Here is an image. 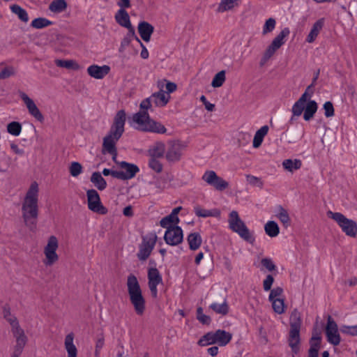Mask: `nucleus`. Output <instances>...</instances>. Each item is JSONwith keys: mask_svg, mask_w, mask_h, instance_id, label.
Returning a JSON list of instances; mask_svg holds the SVG:
<instances>
[{"mask_svg": "<svg viewBox=\"0 0 357 357\" xmlns=\"http://www.w3.org/2000/svg\"><path fill=\"white\" fill-rule=\"evenodd\" d=\"M202 180L208 185L213 186L217 190L222 191L228 188L229 183L212 170L204 172L202 177Z\"/></svg>", "mask_w": 357, "mask_h": 357, "instance_id": "2eb2a0df", "label": "nucleus"}, {"mask_svg": "<svg viewBox=\"0 0 357 357\" xmlns=\"http://www.w3.org/2000/svg\"><path fill=\"white\" fill-rule=\"evenodd\" d=\"M91 181L99 190H103L107 187V182L100 172H93L91 177Z\"/></svg>", "mask_w": 357, "mask_h": 357, "instance_id": "58836bf2", "label": "nucleus"}, {"mask_svg": "<svg viewBox=\"0 0 357 357\" xmlns=\"http://www.w3.org/2000/svg\"><path fill=\"white\" fill-rule=\"evenodd\" d=\"M261 264L269 271H272L275 269V265L273 261L269 258L262 259L261 261Z\"/></svg>", "mask_w": 357, "mask_h": 357, "instance_id": "680f3d73", "label": "nucleus"}, {"mask_svg": "<svg viewBox=\"0 0 357 357\" xmlns=\"http://www.w3.org/2000/svg\"><path fill=\"white\" fill-rule=\"evenodd\" d=\"M340 331L349 335L356 336L357 335V324L355 326H342Z\"/></svg>", "mask_w": 357, "mask_h": 357, "instance_id": "4d7b16f0", "label": "nucleus"}, {"mask_svg": "<svg viewBox=\"0 0 357 357\" xmlns=\"http://www.w3.org/2000/svg\"><path fill=\"white\" fill-rule=\"evenodd\" d=\"M187 241L189 245V248L191 250H198L202 243V238L201 235L197 232L190 233L187 237Z\"/></svg>", "mask_w": 357, "mask_h": 357, "instance_id": "c85d7f7f", "label": "nucleus"}, {"mask_svg": "<svg viewBox=\"0 0 357 357\" xmlns=\"http://www.w3.org/2000/svg\"><path fill=\"white\" fill-rule=\"evenodd\" d=\"M273 282V277L271 275H268L263 282V287L264 291H268L271 290Z\"/></svg>", "mask_w": 357, "mask_h": 357, "instance_id": "052dcab7", "label": "nucleus"}, {"mask_svg": "<svg viewBox=\"0 0 357 357\" xmlns=\"http://www.w3.org/2000/svg\"><path fill=\"white\" fill-rule=\"evenodd\" d=\"M67 3L65 0H54L49 6V9L56 13H59L66 10Z\"/></svg>", "mask_w": 357, "mask_h": 357, "instance_id": "37998d69", "label": "nucleus"}, {"mask_svg": "<svg viewBox=\"0 0 357 357\" xmlns=\"http://www.w3.org/2000/svg\"><path fill=\"white\" fill-rule=\"evenodd\" d=\"M125 123L126 113L123 110H120L114 117L109 132L103 139L102 153L112 155L113 161L119 166V169H117L118 173L116 174V178L129 180L135 176L139 169L135 164L116 160V144L124 132Z\"/></svg>", "mask_w": 357, "mask_h": 357, "instance_id": "f257e3e1", "label": "nucleus"}, {"mask_svg": "<svg viewBox=\"0 0 357 357\" xmlns=\"http://www.w3.org/2000/svg\"><path fill=\"white\" fill-rule=\"evenodd\" d=\"M4 317L9 322L11 326V332L15 339V344L26 346L28 338L24 331L21 328L16 317L10 314L9 312H4Z\"/></svg>", "mask_w": 357, "mask_h": 357, "instance_id": "9d476101", "label": "nucleus"}, {"mask_svg": "<svg viewBox=\"0 0 357 357\" xmlns=\"http://www.w3.org/2000/svg\"><path fill=\"white\" fill-rule=\"evenodd\" d=\"M328 218L335 220L342 230L349 236L355 237L357 234V224L355 221L347 218L340 213L328 212Z\"/></svg>", "mask_w": 357, "mask_h": 357, "instance_id": "1a4fd4ad", "label": "nucleus"}, {"mask_svg": "<svg viewBox=\"0 0 357 357\" xmlns=\"http://www.w3.org/2000/svg\"><path fill=\"white\" fill-rule=\"evenodd\" d=\"M52 22L50 21L49 20L44 18V17H38L34 19L31 22V26L35 29H43L45 27H47L50 25H51Z\"/></svg>", "mask_w": 357, "mask_h": 357, "instance_id": "09e8293b", "label": "nucleus"}, {"mask_svg": "<svg viewBox=\"0 0 357 357\" xmlns=\"http://www.w3.org/2000/svg\"><path fill=\"white\" fill-rule=\"evenodd\" d=\"M326 333L327 340L331 344L335 346L340 344V337L338 333L337 325L331 317L328 318Z\"/></svg>", "mask_w": 357, "mask_h": 357, "instance_id": "a211bd4d", "label": "nucleus"}, {"mask_svg": "<svg viewBox=\"0 0 357 357\" xmlns=\"http://www.w3.org/2000/svg\"><path fill=\"white\" fill-rule=\"evenodd\" d=\"M213 344H215L214 332L206 333L198 341V344L201 347H206Z\"/></svg>", "mask_w": 357, "mask_h": 357, "instance_id": "de8ad7c7", "label": "nucleus"}, {"mask_svg": "<svg viewBox=\"0 0 357 357\" xmlns=\"http://www.w3.org/2000/svg\"><path fill=\"white\" fill-rule=\"evenodd\" d=\"M157 236L155 233H151L143 237L139 246L137 257L141 261H145L151 255L157 241Z\"/></svg>", "mask_w": 357, "mask_h": 357, "instance_id": "9b49d317", "label": "nucleus"}, {"mask_svg": "<svg viewBox=\"0 0 357 357\" xmlns=\"http://www.w3.org/2000/svg\"><path fill=\"white\" fill-rule=\"evenodd\" d=\"M240 0H220L218 3L217 11L218 13H225L234 9L239 4Z\"/></svg>", "mask_w": 357, "mask_h": 357, "instance_id": "72a5a7b5", "label": "nucleus"}, {"mask_svg": "<svg viewBox=\"0 0 357 357\" xmlns=\"http://www.w3.org/2000/svg\"><path fill=\"white\" fill-rule=\"evenodd\" d=\"M323 108L324 109V115L326 117H332L334 116L335 111L333 103L331 102H326L323 105Z\"/></svg>", "mask_w": 357, "mask_h": 357, "instance_id": "bf43d9fd", "label": "nucleus"}, {"mask_svg": "<svg viewBox=\"0 0 357 357\" xmlns=\"http://www.w3.org/2000/svg\"><path fill=\"white\" fill-rule=\"evenodd\" d=\"M227 222L229 229L238 234L244 241L250 243L255 242V238L252 233L241 220L236 211H232L229 213Z\"/></svg>", "mask_w": 357, "mask_h": 357, "instance_id": "423d86ee", "label": "nucleus"}, {"mask_svg": "<svg viewBox=\"0 0 357 357\" xmlns=\"http://www.w3.org/2000/svg\"><path fill=\"white\" fill-rule=\"evenodd\" d=\"M74 334L70 333L68 334L64 340L65 349L67 351L68 357H77V349L74 344Z\"/></svg>", "mask_w": 357, "mask_h": 357, "instance_id": "bb28decb", "label": "nucleus"}, {"mask_svg": "<svg viewBox=\"0 0 357 357\" xmlns=\"http://www.w3.org/2000/svg\"><path fill=\"white\" fill-rule=\"evenodd\" d=\"M10 148L13 153L20 156L22 157L24 155V150L22 149L17 143L15 142H11L10 143Z\"/></svg>", "mask_w": 357, "mask_h": 357, "instance_id": "13d9d810", "label": "nucleus"}, {"mask_svg": "<svg viewBox=\"0 0 357 357\" xmlns=\"http://www.w3.org/2000/svg\"><path fill=\"white\" fill-rule=\"evenodd\" d=\"M58 249L59 240L57 237L53 235L50 236L43 248L45 256L43 264L46 266H52L59 261V257L56 252Z\"/></svg>", "mask_w": 357, "mask_h": 357, "instance_id": "6e6552de", "label": "nucleus"}, {"mask_svg": "<svg viewBox=\"0 0 357 357\" xmlns=\"http://www.w3.org/2000/svg\"><path fill=\"white\" fill-rule=\"evenodd\" d=\"M290 330L300 331L302 320L301 314L297 310H294L290 315Z\"/></svg>", "mask_w": 357, "mask_h": 357, "instance_id": "c9c22d12", "label": "nucleus"}, {"mask_svg": "<svg viewBox=\"0 0 357 357\" xmlns=\"http://www.w3.org/2000/svg\"><path fill=\"white\" fill-rule=\"evenodd\" d=\"M158 89L165 90L166 93L170 95L171 93L174 92L177 86L175 83L168 81L165 79H160L157 82Z\"/></svg>", "mask_w": 357, "mask_h": 357, "instance_id": "a19ab883", "label": "nucleus"}, {"mask_svg": "<svg viewBox=\"0 0 357 357\" xmlns=\"http://www.w3.org/2000/svg\"><path fill=\"white\" fill-rule=\"evenodd\" d=\"M87 73L89 76L97 79L104 78L110 71V67L107 65L98 66L91 65L87 68Z\"/></svg>", "mask_w": 357, "mask_h": 357, "instance_id": "6ab92c4d", "label": "nucleus"}, {"mask_svg": "<svg viewBox=\"0 0 357 357\" xmlns=\"http://www.w3.org/2000/svg\"><path fill=\"white\" fill-rule=\"evenodd\" d=\"M39 186L33 181L29 187L22 206V218L25 225L29 227L36 225L38 215Z\"/></svg>", "mask_w": 357, "mask_h": 357, "instance_id": "f03ea898", "label": "nucleus"}, {"mask_svg": "<svg viewBox=\"0 0 357 357\" xmlns=\"http://www.w3.org/2000/svg\"><path fill=\"white\" fill-rule=\"evenodd\" d=\"M165 153V144L162 142H156L151 145L147 154L149 158H161L164 156Z\"/></svg>", "mask_w": 357, "mask_h": 357, "instance_id": "b1692460", "label": "nucleus"}, {"mask_svg": "<svg viewBox=\"0 0 357 357\" xmlns=\"http://www.w3.org/2000/svg\"><path fill=\"white\" fill-rule=\"evenodd\" d=\"M132 120L138 130L158 134H164L167 132L166 128L162 123L151 119L146 111H139L135 114Z\"/></svg>", "mask_w": 357, "mask_h": 357, "instance_id": "39448f33", "label": "nucleus"}, {"mask_svg": "<svg viewBox=\"0 0 357 357\" xmlns=\"http://www.w3.org/2000/svg\"><path fill=\"white\" fill-rule=\"evenodd\" d=\"M246 181L250 185L261 188L264 185V183L260 178L250 174L246 175Z\"/></svg>", "mask_w": 357, "mask_h": 357, "instance_id": "6e6d98bb", "label": "nucleus"}, {"mask_svg": "<svg viewBox=\"0 0 357 357\" xmlns=\"http://www.w3.org/2000/svg\"><path fill=\"white\" fill-rule=\"evenodd\" d=\"M126 285L129 301L135 313L138 316H143L146 309V299L136 276L132 274L129 275Z\"/></svg>", "mask_w": 357, "mask_h": 357, "instance_id": "20e7f679", "label": "nucleus"}, {"mask_svg": "<svg viewBox=\"0 0 357 357\" xmlns=\"http://www.w3.org/2000/svg\"><path fill=\"white\" fill-rule=\"evenodd\" d=\"M15 74V70L12 66H3L0 68V79H8Z\"/></svg>", "mask_w": 357, "mask_h": 357, "instance_id": "864d4df0", "label": "nucleus"}, {"mask_svg": "<svg viewBox=\"0 0 357 357\" xmlns=\"http://www.w3.org/2000/svg\"><path fill=\"white\" fill-rule=\"evenodd\" d=\"M114 18L116 22L128 31L135 30V28L131 24L130 16L128 12L124 9H119L115 14Z\"/></svg>", "mask_w": 357, "mask_h": 357, "instance_id": "412c9836", "label": "nucleus"}, {"mask_svg": "<svg viewBox=\"0 0 357 357\" xmlns=\"http://www.w3.org/2000/svg\"><path fill=\"white\" fill-rule=\"evenodd\" d=\"M151 102H152V100H151V96L143 100L141 102L140 105H139L140 111L147 112L148 109H150L151 107Z\"/></svg>", "mask_w": 357, "mask_h": 357, "instance_id": "e2e57ef3", "label": "nucleus"}, {"mask_svg": "<svg viewBox=\"0 0 357 357\" xmlns=\"http://www.w3.org/2000/svg\"><path fill=\"white\" fill-rule=\"evenodd\" d=\"M183 230L180 227H175L167 229L164 235V239L166 243L172 246L180 244L183 241Z\"/></svg>", "mask_w": 357, "mask_h": 357, "instance_id": "f3484780", "label": "nucleus"}, {"mask_svg": "<svg viewBox=\"0 0 357 357\" xmlns=\"http://www.w3.org/2000/svg\"><path fill=\"white\" fill-rule=\"evenodd\" d=\"M311 86H309L291 107V116L289 123L292 124L296 119L303 112V119L308 121L311 120L318 109V105L314 100H310L312 92H310Z\"/></svg>", "mask_w": 357, "mask_h": 357, "instance_id": "7ed1b4c3", "label": "nucleus"}, {"mask_svg": "<svg viewBox=\"0 0 357 357\" xmlns=\"http://www.w3.org/2000/svg\"><path fill=\"white\" fill-rule=\"evenodd\" d=\"M69 172L72 176L77 177L82 172V166L77 162H73L69 167Z\"/></svg>", "mask_w": 357, "mask_h": 357, "instance_id": "5fc2aeb1", "label": "nucleus"}, {"mask_svg": "<svg viewBox=\"0 0 357 357\" xmlns=\"http://www.w3.org/2000/svg\"><path fill=\"white\" fill-rule=\"evenodd\" d=\"M277 218L285 226L288 227L290 222V218L288 212L280 207L276 214Z\"/></svg>", "mask_w": 357, "mask_h": 357, "instance_id": "8fccbe9b", "label": "nucleus"}, {"mask_svg": "<svg viewBox=\"0 0 357 357\" xmlns=\"http://www.w3.org/2000/svg\"><path fill=\"white\" fill-rule=\"evenodd\" d=\"M135 39L138 43H140V40L136 36L135 30L128 31L126 35L122 39L119 51L120 52H123L126 47L130 45V42Z\"/></svg>", "mask_w": 357, "mask_h": 357, "instance_id": "473e14b6", "label": "nucleus"}, {"mask_svg": "<svg viewBox=\"0 0 357 357\" xmlns=\"http://www.w3.org/2000/svg\"><path fill=\"white\" fill-rule=\"evenodd\" d=\"M268 126H264L255 132L252 142V146L255 149H257L261 145L264 137L268 134Z\"/></svg>", "mask_w": 357, "mask_h": 357, "instance_id": "c756f323", "label": "nucleus"}, {"mask_svg": "<svg viewBox=\"0 0 357 357\" xmlns=\"http://www.w3.org/2000/svg\"><path fill=\"white\" fill-rule=\"evenodd\" d=\"M148 284L153 298L158 296L157 286L162 282V278L156 268H150L148 270Z\"/></svg>", "mask_w": 357, "mask_h": 357, "instance_id": "dca6fc26", "label": "nucleus"}, {"mask_svg": "<svg viewBox=\"0 0 357 357\" xmlns=\"http://www.w3.org/2000/svg\"><path fill=\"white\" fill-rule=\"evenodd\" d=\"M268 301L271 303L272 307L275 313L282 314L285 312L286 307L282 288L278 287L271 289L268 296Z\"/></svg>", "mask_w": 357, "mask_h": 357, "instance_id": "ddd939ff", "label": "nucleus"}, {"mask_svg": "<svg viewBox=\"0 0 357 357\" xmlns=\"http://www.w3.org/2000/svg\"><path fill=\"white\" fill-rule=\"evenodd\" d=\"M197 319L204 324H209L211 322V318L204 314L199 316Z\"/></svg>", "mask_w": 357, "mask_h": 357, "instance_id": "774afa93", "label": "nucleus"}, {"mask_svg": "<svg viewBox=\"0 0 357 357\" xmlns=\"http://www.w3.org/2000/svg\"><path fill=\"white\" fill-rule=\"evenodd\" d=\"M87 204L90 211L101 215L107 213V209L102 205L99 194L96 190L91 189L86 191Z\"/></svg>", "mask_w": 357, "mask_h": 357, "instance_id": "4468645a", "label": "nucleus"}, {"mask_svg": "<svg viewBox=\"0 0 357 357\" xmlns=\"http://www.w3.org/2000/svg\"><path fill=\"white\" fill-rule=\"evenodd\" d=\"M10 9L13 13L17 15V17L24 22L29 21V16L27 12L18 5H13L10 6Z\"/></svg>", "mask_w": 357, "mask_h": 357, "instance_id": "c03bdc74", "label": "nucleus"}, {"mask_svg": "<svg viewBox=\"0 0 357 357\" xmlns=\"http://www.w3.org/2000/svg\"><path fill=\"white\" fill-rule=\"evenodd\" d=\"M301 166L302 162L299 159H286L282 162L283 168L291 173L299 169Z\"/></svg>", "mask_w": 357, "mask_h": 357, "instance_id": "f704fd0d", "label": "nucleus"}, {"mask_svg": "<svg viewBox=\"0 0 357 357\" xmlns=\"http://www.w3.org/2000/svg\"><path fill=\"white\" fill-rule=\"evenodd\" d=\"M225 79V71L221 70L218 72L213 78L211 86L214 88L220 87L224 84Z\"/></svg>", "mask_w": 357, "mask_h": 357, "instance_id": "49530a36", "label": "nucleus"}, {"mask_svg": "<svg viewBox=\"0 0 357 357\" xmlns=\"http://www.w3.org/2000/svg\"><path fill=\"white\" fill-rule=\"evenodd\" d=\"M290 33L288 27L282 29L280 33L273 39L271 44L265 50L261 61L266 63L269 60L275 53L286 43L287 38Z\"/></svg>", "mask_w": 357, "mask_h": 357, "instance_id": "0eeeda50", "label": "nucleus"}, {"mask_svg": "<svg viewBox=\"0 0 357 357\" xmlns=\"http://www.w3.org/2000/svg\"><path fill=\"white\" fill-rule=\"evenodd\" d=\"M103 346H104L103 338H99L98 340H97L96 343V349H95L96 357L99 356L100 351L102 349V348L103 347Z\"/></svg>", "mask_w": 357, "mask_h": 357, "instance_id": "69168bd1", "label": "nucleus"}, {"mask_svg": "<svg viewBox=\"0 0 357 357\" xmlns=\"http://www.w3.org/2000/svg\"><path fill=\"white\" fill-rule=\"evenodd\" d=\"M209 308L222 316L226 315L229 312V305L226 300H224L222 303H213L210 305Z\"/></svg>", "mask_w": 357, "mask_h": 357, "instance_id": "79ce46f5", "label": "nucleus"}, {"mask_svg": "<svg viewBox=\"0 0 357 357\" xmlns=\"http://www.w3.org/2000/svg\"><path fill=\"white\" fill-rule=\"evenodd\" d=\"M194 212L197 216L201 218L217 217L220 215V211L217 209L211 211L203 208L199 206L194 207Z\"/></svg>", "mask_w": 357, "mask_h": 357, "instance_id": "e433bc0d", "label": "nucleus"}, {"mask_svg": "<svg viewBox=\"0 0 357 357\" xmlns=\"http://www.w3.org/2000/svg\"><path fill=\"white\" fill-rule=\"evenodd\" d=\"M24 347L25 346L15 344L10 357H19L22 354Z\"/></svg>", "mask_w": 357, "mask_h": 357, "instance_id": "0e129e2a", "label": "nucleus"}, {"mask_svg": "<svg viewBox=\"0 0 357 357\" xmlns=\"http://www.w3.org/2000/svg\"><path fill=\"white\" fill-rule=\"evenodd\" d=\"M179 222L178 217L174 216L172 214L163 218L160 222V226L163 228L169 229L172 227H178L176 225Z\"/></svg>", "mask_w": 357, "mask_h": 357, "instance_id": "ea45409f", "label": "nucleus"}, {"mask_svg": "<svg viewBox=\"0 0 357 357\" xmlns=\"http://www.w3.org/2000/svg\"><path fill=\"white\" fill-rule=\"evenodd\" d=\"M7 131L9 134L17 137L22 132V126L17 121L10 122L7 125Z\"/></svg>", "mask_w": 357, "mask_h": 357, "instance_id": "a18cd8bd", "label": "nucleus"}, {"mask_svg": "<svg viewBox=\"0 0 357 357\" xmlns=\"http://www.w3.org/2000/svg\"><path fill=\"white\" fill-rule=\"evenodd\" d=\"M151 98L156 107H163L169 102L171 96L165 90L159 89L158 92H155L151 96Z\"/></svg>", "mask_w": 357, "mask_h": 357, "instance_id": "4be33fe9", "label": "nucleus"}, {"mask_svg": "<svg viewBox=\"0 0 357 357\" xmlns=\"http://www.w3.org/2000/svg\"><path fill=\"white\" fill-rule=\"evenodd\" d=\"M117 5L120 7V9H126L130 7V0H119L117 2Z\"/></svg>", "mask_w": 357, "mask_h": 357, "instance_id": "338daca9", "label": "nucleus"}, {"mask_svg": "<svg viewBox=\"0 0 357 357\" xmlns=\"http://www.w3.org/2000/svg\"><path fill=\"white\" fill-rule=\"evenodd\" d=\"M138 32L142 39L145 42H149L154 31V27L147 22H140L138 24Z\"/></svg>", "mask_w": 357, "mask_h": 357, "instance_id": "5701e85b", "label": "nucleus"}, {"mask_svg": "<svg viewBox=\"0 0 357 357\" xmlns=\"http://www.w3.org/2000/svg\"><path fill=\"white\" fill-rule=\"evenodd\" d=\"M321 337L319 334L312 336L310 340V348L308 351V357H318L320 349Z\"/></svg>", "mask_w": 357, "mask_h": 357, "instance_id": "2f4dec72", "label": "nucleus"}, {"mask_svg": "<svg viewBox=\"0 0 357 357\" xmlns=\"http://www.w3.org/2000/svg\"><path fill=\"white\" fill-rule=\"evenodd\" d=\"M300 331L290 330L288 338L289 346L295 354L300 349Z\"/></svg>", "mask_w": 357, "mask_h": 357, "instance_id": "a878e982", "label": "nucleus"}, {"mask_svg": "<svg viewBox=\"0 0 357 357\" xmlns=\"http://www.w3.org/2000/svg\"><path fill=\"white\" fill-rule=\"evenodd\" d=\"M264 231L268 236L273 238L279 234L280 228L276 222L269 220L264 225Z\"/></svg>", "mask_w": 357, "mask_h": 357, "instance_id": "4c0bfd02", "label": "nucleus"}, {"mask_svg": "<svg viewBox=\"0 0 357 357\" xmlns=\"http://www.w3.org/2000/svg\"><path fill=\"white\" fill-rule=\"evenodd\" d=\"M323 25H324V20L323 19H320L313 24L312 27L306 38V41L307 43H312L316 40L320 31L322 29Z\"/></svg>", "mask_w": 357, "mask_h": 357, "instance_id": "cd10ccee", "label": "nucleus"}, {"mask_svg": "<svg viewBox=\"0 0 357 357\" xmlns=\"http://www.w3.org/2000/svg\"><path fill=\"white\" fill-rule=\"evenodd\" d=\"M276 26V21L274 18L270 17L266 20L263 28H262V34L266 35L269 33H271Z\"/></svg>", "mask_w": 357, "mask_h": 357, "instance_id": "3c124183", "label": "nucleus"}, {"mask_svg": "<svg viewBox=\"0 0 357 357\" xmlns=\"http://www.w3.org/2000/svg\"><path fill=\"white\" fill-rule=\"evenodd\" d=\"M215 344L220 347L226 346L231 340L232 334L224 330H217L214 332Z\"/></svg>", "mask_w": 357, "mask_h": 357, "instance_id": "393cba45", "label": "nucleus"}, {"mask_svg": "<svg viewBox=\"0 0 357 357\" xmlns=\"http://www.w3.org/2000/svg\"><path fill=\"white\" fill-rule=\"evenodd\" d=\"M165 158L169 162H176L180 160L182 155V149L178 144L174 143L165 151Z\"/></svg>", "mask_w": 357, "mask_h": 357, "instance_id": "aec40b11", "label": "nucleus"}, {"mask_svg": "<svg viewBox=\"0 0 357 357\" xmlns=\"http://www.w3.org/2000/svg\"><path fill=\"white\" fill-rule=\"evenodd\" d=\"M158 159L156 158H149V167L156 173H160L163 169V165Z\"/></svg>", "mask_w": 357, "mask_h": 357, "instance_id": "603ef678", "label": "nucleus"}, {"mask_svg": "<svg viewBox=\"0 0 357 357\" xmlns=\"http://www.w3.org/2000/svg\"><path fill=\"white\" fill-rule=\"evenodd\" d=\"M54 63L56 66L69 70H79L81 69L80 65L73 59H56Z\"/></svg>", "mask_w": 357, "mask_h": 357, "instance_id": "7c9ffc66", "label": "nucleus"}, {"mask_svg": "<svg viewBox=\"0 0 357 357\" xmlns=\"http://www.w3.org/2000/svg\"><path fill=\"white\" fill-rule=\"evenodd\" d=\"M18 95L26 107L29 114L38 122L43 123L45 120L44 116L35 101L22 91H19Z\"/></svg>", "mask_w": 357, "mask_h": 357, "instance_id": "f8f14e48", "label": "nucleus"}]
</instances>
